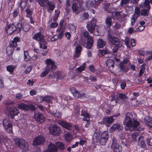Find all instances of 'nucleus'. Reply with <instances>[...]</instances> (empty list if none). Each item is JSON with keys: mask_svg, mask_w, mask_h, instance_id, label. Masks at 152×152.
Returning a JSON list of instances; mask_svg holds the SVG:
<instances>
[{"mask_svg": "<svg viewBox=\"0 0 152 152\" xmlns=\"http://www.w3.org/2000/svg\"><path fill=\"white\" fill-rule=\"evenodd\" d=\"M49 72L50 71H48V70H47V69L46 68V70L45 71H43L42 72L40 76L41 77H45L48 74Z\"/></svg>", "mask_w": 152, "mask_h": 152, "instance_id": "e2e57ef3", "label": "nucleus"}, {"mask_svg": "<svg viewBox=\"0 0 152 152\" xmlns=\"http://www.w3.org/2000/svg\"><path fill=\"white\" fill-rule=\"evenodd\" d=\"M56 145L60 150H63L65 148L64 145L61 142H58L56 143Z\"/></svg>", "mask_w": 152, "mask_h": 152, "instance_id": "09e8293b", "label": "nucleus"}, {"mask_svg": "<svg viewBox=\"0 0 152 152\" xmlns=\"http://www.w3.org/2000/svg\"><path fill=\"white\" fill-rule=\"evenodd\" d=\"M108 53V51L107 49L99 50L98 51V55L100 57H102Z\"/></svg>", "mask_w": 152, "mask_h": 152, "instance_id": "473e14b6", "label": "nucleus"}, {"mask_svg": "<svg viewBox=\"0 0 152 152\" xmlns=\"http://www.w3.org/2000/svg\"><path fill=\"white\" fill-rule=\"evenodd\" d=\"M143 7L145 8L149 9H150L151 6L150 5V2L149 0H145L144 4L143 5Z\"/></svg>", "mask_w": 152, "mask_h": 152, "instance_id": "4c0bfd02", "label": "nucleus"}, {"mask_svg": "<svg viewBox=\"0 0 152 152\" xmlns=\"http://www.w3.org/2000/svg\"><path fill=\"white\" fill-rule=\"evenodd\" d=\"M16 26L13 23L9 24L8 23L6 24V26L5 28L6 33L8 35H11L16 31Z\"/></svg>", "mask_w": 152, "mask_h": 152, "instance_id": "20e7f679", "label": "nucleus"}, {"mask_svg": "<svg viewBox=\"0 0 152 152\" xmlns=\"http://www.w3.org/2000/svg\"><path fill=\"white\" fill-rule=\"evenodd\" d=\"M100 137V133L96 130L92 136V140L94 143L99 142Z\"/></svg>", "mask_w": 152, "mask_h": 152, "instance_id": "dca6fc26", "label": "nucleus"}, {"mask_svg": "<svg viewBox=\"0 0 152 152\" xmlns=\"http://www.w3.org/2000/svg\"><path fill=\"white\" fill-rule=\"evenodd\" d=\"M64 77V75L62 74L61 72L59 71L56 74V77L59 79H63Z\"/></svg>", "mask_w": 152, "mask_h": 152, "instance_id": "3c124183", "label": "nucleus"}, {"mask_svg": "<svg viewBox=\"0 0 152 152\" xmlns=\"http://www.w3.org/2000/svg\"><path fill=\"white\" fill-rule=\"evenodd\" d=\"M94 40L92 37L88 38L87 42L86 48L88 49H91L93 46Z\"/></svg>", "mask_w": 152, "mask_h": 152, "instance_id": "412c9836", "label": "nucleus"}, {"mask_svg": "<svg viewBox=\"0 0 152 152\" xmlns=\"http://www.w3.org/2000/svg\"><path fill=\"white\" fill-rule=\"evenodd\" d=\"M112 23V18L110 16L107 17L105 20V23L108 28H110L111 26Z\"/></svg>", "mask_w": 152, "mask_h": 152, "instance_id": "c85d7f7f", "label": "nucleus"}, {"mask_svg": "<svg viewBox=\"0 0 152 152\" xmlns=\"http://www.w3.org/2000/svg\"><path fill=\"white\" fill-rule=\"evenodd\" d=\"M125 127L126 129L129 130L130 131H133L134 129L136 128L139 124H126Z\"/></svg>", "mask_w": 152, "mask_h": 152, "instance_id": "4be33fe9", "label": "nucleus"}, {"mask_svg": "<svg viewBox=\"0 0 152 152\" xmlns=\"http://www.w3.org/2000/svg\"><path fill=\"white\" fill-rule=\"evenodd\" d=\"M6 114L12 118H14L15 116L19 113V110L15 107L12 106H7L4 109Z\"/></svg>", "mask_w": 152, "mask_h": 152, "instance_id": "f257e3e1", "label": "nucleus"}, {"mask_svg": "<svg viewBox=\"0 0 152 152\" xmlns=\"http://www.w3.org/2000/svg\"><path fill=\"white\" fill-rule=\"evenodd\" d=\"M49 0H36L39 5L42 7H46Z\"/></svg>", "mask_w": 152, "mask_h": 152, "instance_id": "a878e982", "label": "nucleus"}, {"mask_svg": "<svg viewBox=\"0 0 152 152\" xmlns=\"http://www.w3.org/2000/svg\"><path fill=\"white\" fill-rule=\"evenodd\" d=\"M46 63L47 70L50 72L53 71L56 69L57 66L55 64V61H53L51 59H47Z\"/></svg>", "mask_w": 152, "mask_h": 152, "instance_id": "39448f33", "label": "nucleus"}, {"mask_svg": "<svg viewBox=\"0 0 152 152\" xmlns=\"http://www.w3.org/2000/svg\"><path fill=\"white\" fill-rule=\"evenodd\" d=\"M63 127L69 130H72L73 127L71 124H60Z\"/></svg>", "mask_w": 152, "mask_h": 152, "instance_id": "58836bf2", "label": "nucleus"}, {"mask_svg": "<svg viewBox=\"0 0 152 152\" xmlns=\"http://www.w3.org/2000/svg\"><path fill=\"white\" fill-rule=\"evenodd\" d=\"M49 129L51 134L54 135H57L61 132L60 127L55 124L51 125Z\"/></svg>", "mask_w": 152, "mask_h": 152, "instance_id": "0eeeda50", "label": "nucleus"}, {"mask_svg": "<svg viewBox=\"0 0 152 152\" xmlns=\"http://www.w3.org/2000/svg\"><path fill=\"white\" fill-rule=\"evenodd\" d=\"M106 42L102 39H98L97 42V48H103L106 44Z\"/></svg>", "mask_w": 152, "mask_h": 152, "instance_id": "f3484780", "label": "nucleus"}, {"mask_svg": "<svg viewBox=\"0 0 152 152\" xmlns=\"http://www.w3.org/2000/svg\"><path fill=\"white\" fill-rule=\"evenodd\" d=\"M132 113L130 112L126 113L125 115V118L123 124H140L136 118H133Z\"/></svg>", "mask_w": 152, "mask_h": 152, "instance_id": "f03ea898", "label": "nucleus"}, {"mask_svg": "<svg viewBox=\"0 0 152 152\" xmlns=\"http://www.w3.org/2000/svg\"><path fill=\"white\" fill-rule=\"evenodd\" d=\"M114 120L113 116H112L110 117H106L103 118V121L106 122L107 124H112Z\"/></svg>", "mask_w": 152, "mask_h": 152, "instance_id": "c756f323", "label": "nucleus"}, {"mask_svg": "<svg viewBox=\"0 0 152 152\" xmlns=\"http://www.w3.org/2000/svg\"><path fill=\"white\" fill-rule=\"evenodd\" d=\"M138 136V134L137 133H134L132 135V140L134 143L137 141V138Z\"/></svg>", "mask_w": 152, "mask_h": 152, "instance_id": "8fccbe9b", "label": "nucleus"}, {"mask_svg": "<svg viewBox=\"0 0 152 152\" xmlns=\"http://www.w3.org/2000/svg\"><path fill=\"white\" fill-rule=\"evenodd\" d=\"M57 31H58V34L57 36L58 37L59 39H61L64 35V31L62 30V29H58L57 30Z\"/></svg>", "mask_w": 152, "mask_h": 152, "instance_id": "79ce46f5", "label": "nucleus"}, {"mask_svg": "<svg viewBox=\"0 0 152 152\" xmlns=\"http://www.w3.org/2000/svg\"><path fill=\"white\" fill-rule=\"evenodd\" d=\"M28 108L27 109V111L30 110L31 111H34L36 110V108L35 106L33 104H29L28 105Z\"/></svg>", "mask_w": 152, "mask_h": 152, "instance_id": "4d7b16f0", "label": "nucleus"}, {"mask_svg": "<svg viewBox=\"0 0 152 152\" xmlns=\"http://www.w3.org/2000/svg\"><path fill=\"white\" fill-rule=\"evenodd\" d=\"M53 115L54 117L58 118H60L61 117L62 114L61 112L59 111H56L55 113L53 114Z\"/></svg>", "mask_w": 152, "mask_h": 152, "instance_id": "603ef678", "label": "nucleus"}, {"mask_svg": "<svg viewBox=\"0 0 152 152\" xmlns=\"http://www.w3.org/2000/svg\"><path fill=\"white\" fill-rule=\"evenodd\" d=\"M58 148L54 144L50 143L48 145V150H45L43 152H57Z\"/></svg>", "mask_w": 152, "mask_h": 152, "instance_id": "2eb2a0df", "label": "nucleus"}, {"mask_svg": "<svg viewBox=\"0 0 152 152\" xmlns=\"http://www.w3.org/2000/svg\"><path fill=\"white\" fill-rule=\"evenodd\" d=\"M18 107L20 109H22L27 111L28 105L24 103L18 104Z\"/></svg>", "mask_w": 152, "mask_h": 152, "instance_id": "2f4dec72", "label": "nucleus"}, {"mask_svg": "<svg viewBox=\"0 0 152 152\" xmlns=\"http://www.w3.org/2000/svg\"><path fill=\"white\" fill-rule=\"evenodd\" d=\"M119 97L122 100L124 101H126L128 99V97L125 94L120 93L119 94Z\"/></svg>", "mask_w": 152, "mask_h": 152, "instance_id": "a19ab883", "label": "nucleus"}, {"mask_svg": "<svg viewBox=\"0 0 152 152\" xmlns=\"http://www.w3.org/2000/svg\"><path fill=\"white\" fill-rule=\"evenodd\" d=\"M27 1H26L21 0L20 2V7L21 10H23V9L26 6Z\"/></svg>", "mask_w": 152, "mask_h": 152, "instance_id": "c9c22d12", "label": "nucleus"}, {"mask_svg": "<svg viewBox=\"0 0 152 152\" xmlns=\"http://www.w3.org/2000/svg\"><path fill=\"white\" fill-rule=\"evenodd\" d=\"M81 116H83V121H86L87 124H90V116L88 111L85 109H82L81 110Z\"/></svg>", "mask_w": 152, "mask_h": 152, "instance_id": "9b49d317", "label": "nucleus"}, {"mask_svg": "<svg viewBox=\"0 0 152 152\" xmlns=\"http://www.w3.org/2000/svg\"><path fill=\"white\" fill-rule=\"evenodd\" d=\"M144 121L149 124H152V118L150 117L146 116L144 118Z\"/></svg>", "mask_w": 152, "mask_h": 152, "instance_id": "a18cd8bd", "label": "nucleus"}, {"mask_svg": "<svg viewBox=\"0 0 152 152\" xmlns=\"http://www.w3.org/2000/svg\"><path fill=\"white\" fill-rule=\"evenodd\" d=\"M123 129V126L120 125V124H113V126L111 127V129L113 131L115 130L121 131Z\"/></svg>", "mask_w": 152, "mask_h": 152, "instance_id": "cd10ccee", "label": "nucleus"}, {"mask_svg": "<svg viewBox=\"0 0 152 152\" xmlns=\"http://www.w3.org/2000/svg\"><path fill=\"white\" fill-rule=\"evenodd\" d=\"M78 8L79 7L78 5L76 3H74L73 4L72 7V8L73 12H76L78 10Z\"/></svg>", "mask_w": 152, "mask_h": 152, "instance_id": "864d4df0", "label": "nucleus"}, {"mask_svg": "<svg viewBox=\"0 0 152 152\" xmlns=\"http://www.w3.org/2000/svg\"><path fill=\"white\" fill-rule=\"evenodd\" d=\"M69 90L73 96L76 99H83L86 97V94L83 93H80L74 87L70 88Z\"/></svg>", "mask_w": 152, "mask_h": 152, "instance_id": "7ed1b4c3", "label": "nucleus"}, {"mask_svg": "<svg viewBox=\"0 0 152 152\" xmlns=\"http://www.w3.org/2000/svg\"><path fill=\"white\" fill-rule=\"evenodd\" d=\"M15 48L12 45H10L8 46L6 48V53L7 56H10L13 53Z\"/></svg>", "mask_w": 152, "mask_h": 152, "instance_id": "6ab92c4d", "label": "nucleus"}, {"mask_svg": "<svg viewBox=\"0 0 152 152\" xmlns=\"http://www.w3.org/2000/svg\"><path fill=\"white\" fill-rule=\"evenodd\" d=\"M20 39L19 37H15L14 38L13 40L10 41V44L11 45L14 46L15 47H16L17 46V43L20 42Z\"/></svg>", "mask_w": 152, "mask_h": 152, "instance_id": "5701e85b", "label": "nucleus"}, {"mask_svg": "<svg viewBox=\"0 0 152 152\" xmlns=\"http://www.w3.org/2000/svg\"><path fill=\"white\" fill-rule=\"evenodd\" d=\"M25 144H23L22 146H21L20 148L24 151H27L28 150V142L25 143Z\"/></svg>", "mask_w": 152, "mask_h": 152, "instance_id": "bf43d9fd", "label": "nucleus"}, {"mask_svg": "<svg viewBox=\"0 0 152 152\" xmlns=\"http://www.w3.org/2000/svg\"><path fill=\"white\" fill-rule=\"evenodd\" d=\"M82 50V47L80 45H77L75 48V53L74 55V57L78 58L81 55Z\"/></svg>", "mask_w": 152, "mask_h": 152, "instance_id": "a211bd4d", "label": "nucleus"}, {"mask_svg": "<svg viewBox=\"0 0 152 152\" xmlns=\"http://www.w3.org/2000/svg\"><path fill=\"white\" fill-rule=\"evenodd\" d=\"M110 147L114 152H121L122 150V147L117 143L116 140L114 137L112 138V142Z\"/></svg>", "mask_w": 152, "mask_h": 152, "instance_id": "423d86ee", "label": "nucleus"}, {"mask_svg": "<svg viewBox=\"0 0 152 152\" xmlns=\"http://www.w3.org/2000/svg\"><path fill=\"white\" fill-rule=\"evenodd\" d=\"M100 137L107 140L108 138V132L106 131L103 132L101 134Z\"/></svg>", "mask_w": 152, "mask_h": 152, "instance_id": "37998d69", "label": "nucleus"}, {"mask_svg": "<svg viewBox=\"0 0 152 152\" xmlns=\"http://www.w3.org/2000/svg\"><path fill=\"white\" fill-rule=\"evenodd\" d=\"M16 67L15 65H8L6 66V69L10 74H12Z\"/></svg>", "mask_w": 152, "mask_h": 152, "instance_id": "7c9ffc66", "label": "nucleus"}, {"mask_svg": "<svg viewBox=\"0 0 152 152\" xmlns=\"http://www.w3.org/2000/svg\"><path fill=\"white\" fill-rule=\"evenodd\" d=\"M45 36L42 34V32H39L34 34L32 37V39L36 41L42 42L44 39Z\"/></svg>", "mask_w": 152, "mask_h": 152, "instance_id": "ddd939ff", "label": "nucleus"}, {"mask_svg": "<svg viewBox=\"0 0 152 152\" xmlns=\"http://www.w3.org/2000/svg\"><path fill=\"white\" fill-rule=\"evenodd\" d=\"M150 9H144L142 10L140 12V14L141 15L147 16L149 15Z\"/></svg>", "mask_w": 152, "mask_h": 152, "instance_id": "72a5a7b5", "label": "nucleus"}, {"mask_svg": "<svg viewBox=\"0 0 152 152\" xmlns=\"http://www.w3.org/2000/svg\"><path fill=\"white\" fill-rule=\"evenodd\" d=\"M47 4L46 8H48V10L53 11L54 10L55 5L53 1H50L49 0Z\"/></svg>", "mask_w": 152, "mask_h": 152, "instance_id": "b1692460", "label": "nucleus"}, {"mask_svg": "<svg viewBox=\"0 0 152 152\" xmlns=\"http://www.w3.org/2000/svg\"><path fill=\"white\" fill-rule=\"evenodd\" d=\"M69 28L74 33H75L76 31V27L72 24H70L69 25Z\"/></svg>", "mask_w": 152, "mask_h": 152, "instance_id": "13d9d810", "label": "nucleus"}, {"mask_svg": "<svg viewBox=\"0 0 152 152\" xmlns=\"http://www.w3.org/2000/svg\"><path fill=\"white\" fill-rule=\"evenodd\" d=\"M24 60L26 61H28L31 59V57L29 55L28 52L27 51L24 50Z\"/></svg>", "mask_w": 152, "mask_h": 152, "instance_id": "e433bc0d", "label": "nucleus"}, {"mask_svg": "<svg viewBox=\"0 0 152 152\" xmlns=\"http://www.w3.org/2000/svg\"><path fill=\"white\" fill-rule=\"evenodd\" d=\"M46 42L44 39L42 42H39L40 48L44 49H47V47L46 45Z\"/></svg>", "mask_w": 152, "mask_h": 152, "instance_id": "ea45409f", "label": "nucleus"}, {"mask_svg": "<svg viewBox=\"0 0 152 152\" xmlns=\"http://www.w3.org/2000/svg\"><path fill=\"white\" fill-rule=\"evenodd\" d=\"M114 61L111 59H108L107 61L106 65L110 69H113L114 67Z\"/></svg>", "mask_w": 152, "mask_h": 152, "instance_id": "393cba45", "label": "nucleus"}, {"mask_svg": "<svg viewBox=\"0 0 152 152\" xmlns=\"http://www.w3.org/2000/svg\"><path fill=\"white\" fill-rule=\"evenodd\" d=\"M40 102L45 101L48 103H49L52 99V97L48 96H41L39 97Z\"/></svg>", "mask_w": 152, "mask_h": 152, "instance_id": "aec40b11", "label": "nucleus"}, {"mask_svg": "<svg viewBox=\"0 0 152 152\" xmlns=\"http://www.w3.org/2000/svg\"><path fill=\"white\" fill-rule=\"evenodd\" d=\"M110 42L112 45L115 46H122V43L120 40L115 37H113L111 35L108 37Z\"/></svg>", "mask_w": 152, "mask_h": 152, "instance_id": "6e6552de", "label": "nucleus"}, {"mask_svg": "<svg viewBox=\"0 0 152 152\" xmlns=\"http://www.w3.org/2000/svg\"><path fill=\"white\" fill-rule=\"evenodd\" d=\"M130 44L132 47H134L136 45V40L134 38H132L130 40Z\"/></svg>", "mask_w": 152, "mask_h": 152, "instance_id": "0e129e2a", "label": "nucleus"}, {"mask_svg": "<svg viewBox=\"0 0 152 152\" xmlns=\"http://www.w3.org/2000/svg\"><path fill=\"white\" fill-rule=\"evenodd\" d=\"M22 29L24 31L27 32L29 29V26L28 24L24 23L23 25Z\"/></svg>", "mask_w": 152, "mask_h": 152, "instance_id": "c03bdc74", "label": "nucleus"}, {"mask_svg": "<svg viewBox=\"0 0 152 152\" xmlns=\"http://www.w3.org/2000/svg\"><path fill=\"white\" fill-rule=\"evenodd\" d=\"M85 65H84V63L83 66H80L77 69V71L79 72H81L85 70Z\"/></svg>", "mask_w": 152, "mask_h": 152, "instance_id": "5fc2aeb1", "label": "nucleus"}, {"mask_svg": "<svg viewBox=\"0 0 152 152\" xmlns=\"http://www.w3.org/2000/svg\"><path fill=\"white\" fill-rule=\"evenodd\" d=\"M3 125L4 128L7 132L10 133L12 132V124H3Z\"/></svg>", "mask_w": 152, "mask_h": 152, "instance_id": "bb28decb", "label": "nucleus"}, {"mask_svg": "<svg viewBox=\"0 0 152 152\" xmlns=\"http://www.w3.org/2000/svg\"><path fill=\"white\" fill-rule=\"evenodd\" d=\"M122 46H115L113 49V52L116 53L118 52L119 48L121 47Z\"/></svg>", "mask_w": 152, "mask_h": 152, "instance_id": "774afa93", "label": "nucleus"}, {"mask_svg": "<svg viewBox=\"0 0 152 152\" xmlns=\"http://www.w3.org/2000/svg\"><path fill=\"white\" fill-rule=\"evenodd\" d=\"M145 64H143L141 65V68L139 72V75H138V77H141L142 74L144 73L145 69Z\"/></svg>", "mask_w": 152, "mask_h": 152, "instance_id": "f704fd0d", "label": "nucleus"}, {"mask_svg": "<svg viewBox=\"0 0 152 152\" xmlns=\"http://www.w3.org/2000/svg\"><path fill=\"white\" fill-rule=\"evenodd\" d=\"M34 116L35 119L39 123H43L45 120L44 115L39 112L35 113Z\"/></svg>", "mask_w": 152, "mask_h": 152, "instance_id": "f8f14e48", "label": "nucleus"}, {"mask_svg": "<svg viewBox=\"0 0 152 152\" xmlns=\"http://www.w3.org/2000/svg\"><path fill=\"white\" fill-rule=\"evenodd\" d=\"M107 141V140L100 137L99 139V142L100 145H104L106 144Z\"/></svg>", "mask_w": 152, "mask_h": 152, "instance_id": "6e6d98bb", "label": "nucleus"}, {"mask_svg": "<svg viewBox=\"0 0 152 152\" xmlns=\"http://www.w3.org/2000/svg\"><path fill=\"white\" fill-rule=\"evenodd\" d=\"M130 0H121L120 3V6H122L124 5L128 4Z\"/></svg>", "mask_w": 152, "mask_h": 152, "instance_id": "680f3d73", "label": "nucleus"}, {"mask_svg": "<svg viewBox=\"0 0 152 152\" xmlns=\"http://www.w3.org/2000/svg\"><path fill=\"white\" fill-rule=\"evenodd\" d=\"M14 142L15 145L19 147L20 148L22 146L23 144H25L27 142L22 139L16 138L14 139Z\"/></svg>", "mask_w": 152, "mask_h": 152, "instance_id": "4468645a", "label": "nucleus"}, {"mask_svg": "<svg viewBox=\"0 0 152 152\" xmlns=\"http://www.w3.org/2000/svg\"><path fill=\"white\" fill-rule=\"evenodd\" d=\"M64 137L66 141L69 142L72 139V137L70 134H66L64 135Z\"/></svg>", "mask_w": 152, "mask_h": 152, "instance_id": "49530a36", "label": "nucleus"}, {"mask_svg": "<svg viewBox=\"0 0 152 152\" xmlns=\"http://www.w3.org/2000/svg\"><path fill=\"white\" fill-rule=\"evenodd\" d=\"M45 140V138L42 136L36 137L34 140L32 145L33 146L43 145Z\"/></svg>", "mask_w": 152, "mask_h": 152, "instance_id": "9d476101", "label": "nucleus"}, {"mask_svg": "<svg viewBox=\"0 0 152 152\" xmlns=\"http://www.w3.org/2000/svg\"><path fill=\"white\" fill-rule=\"evenodd\" d=\"M96 22L95 20L93 19L87 25L86 27L91 34H92L95 30V27L96 26Z\"/></svg>", "mask_w": 152, "mask_h": 152, "instance_id": "1a4fd4ad", "label": "nucleus"}, {"mask_svg": "<svg viewBox=\"0 0 152 152\" xmlns=\"http://www.w3.org/2000/svg\"><path fill=\"white\" fill-rule=\"evenodd\" d=\"M89 70L91 72L94 73L96 70V68L93 65H90L89 66Z\"/></svg>", "mask_w": 152, "mask_h": 152, "instance_id": "052dcab7", "label": "nucleus"}, {"mask_svg": "<svg viewBox=\"0 0 152 152\" xmlns=\"http://www.w3.org/2000/svg\"><path fill=\"white\" fill-rule=\"evenodd\" d=\"M18 14L19 13L17 9H15L12 13L13 17L15 18L18 16Z\"/></svg>", "mask_w": 152, "mask_h": 152, "instance_id": "338daca9", "label": "nucleus"}, {"mask_svg": "<svg viewBox=\"0 0 152 152\" xmlns=\"http://www.w3.org/2000/svg\"><path fill=\"white\" fill-rule=\"evenodd\" d=\"M26 12L27 17H30V16H31V15H32V12L29 9H28V8H27L26 10Z\"/></svg>", "mask_w": 152, "mask_h": 152, "instance_id": "69168bd1", "label": "nucleus"}, {"mask_svg": "<svg viewBox=\"0 0 152 152\" xmlns=\"http://www.w3.org/2000/svg\"><path fill=\"white\" fill-rule=\"evenodd\" d=\"M23 25L21 23H18L17 25L16 31L18 33H19L20 32L22 29Z\"/></svg>", "mask_w": 152, "mask_h": 152, "instance_id": "de8ad7c7", "label": "nucleus"}]
</instances>
